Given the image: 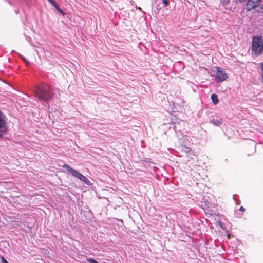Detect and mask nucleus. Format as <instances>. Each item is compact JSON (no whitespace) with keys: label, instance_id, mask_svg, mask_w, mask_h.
Masks as SVG:
<instances>
[{"label":"nucleus","instance_id":"2eb2a0df","mask_svg":"<svg viewBox=\"0 0 263 263\" xmlns=\"http://www.w3.org/2000/svg\"><path fill=\"white\" fill-rule=\"evenodd\" d=\"M1 259L3 263H9L3 256L1 257Z\"/></svg>","mask_w":263,"mask_h":263},{"label":"nucleus","instance_id":"aec40b11","mask_svg":"<svg viewBox=\"0 0 263 263\" xmlns=\"http://www.w3.org/2000/svg\"><path fill=\"white\" fill-rule=\"evenodd\" d=\"M239 210L241 212H243L245 211V208L243 206H241L239 208Z\"/></svg>","mask_w":263,"mask_h":263},{"label":"nucleus","instance_id":"423d86ee","mask_svg":"<svg viewBox=\"0 0 263 263\" xmlns=\"http://www.w3.org/2000/svg\"><path fill=\"white\" fill-rule=\"evenodd\" d=\"M8 119L6 116L0 111V137L4 136L8 130Z\"/></svg>","mask_w":263,"mask_h":263},{"label":"nucleus","instance_id":"4be33fe9","mask_svg":"<svg viewBox=\"0 0 263 263\" xmlns=\"http://www.w3.org/2000/svg\"><path fill=\"white\" fill-rule=\"evenodd\" d=\"M137 9L140 11H142V9L140 7H137Z\"/></svg>","mask_w":263,"mask_h":263},{"label":"nucleus","instance_id":"4468645a","mask_svg":"<svg viewBox=\"0 0 263 263\" xmlns=\"http://www.w3.org/2000/svg\"><path fill=\"white\" fill-rule=\"evenodd\" d=\"M220 2L223 5H226L230 2V0H221Z\"/></svg>","mask_w":263,"mask_h":263},{"label":"nucleus","instance_id":"1a4fd4ad","mask_svg":"<svg viewBox=\"0 0 263 263\" xmlns=\"http://www.w3.org/2000/svg\"><path fill=\"white\" fill-rule=\"evenodd\" d=\"M211 122L213 125L216 126H218L221 124V120L219 118H213L211 120Z\"/></svg>","mask_w":263,"mask_h":263},{"label":"nucleus","instance_id":"f3484780","mask_svg":"<svg viewBox=\"0 0 263 263\" xmlns=\"http://www.w3.org/2000/svg\"><path fill=\"white\" fill-rule=\"evenodd\" d=\"M161 9V8L159 7L158 5L157 6V10L158 11L157 13H159V12L160 11Z\"/></svg>","mask_w":263,"mask_h":263},{"label":"nucleus","instance_id":"412c9836","mask_svg":"<svg viewBox=\"0 0 263 263\" xmlns=\"http://www.w3.org/2000/svg\"><path fill=\"white\" fill-rule=\"evenodd\" d=\"M239 2H240L241 3H243L244 2H245L246 0H239Z\"/></svg>","mask_w":263,"mask_h":263},{"label":"nucleus","instance_id":"7ed1b4c3","mask_svg":"<svg viewBox=\"0 0 263 263\" xmlns=\"http://www.w3.org/2000/svg\"><path fill=\"white\" fill-rule=\"evenodd\" d=\"M62 167L65 168V170L69 173H70L71 174V175H72L76 178H77L81 181L84 182L85 184L87 185H91L90 181L85 176L80 173L77 170L73 169L71 166L66 164H63Z\"/></svg>","mask_w":263,"mask_h":263},{"label":"nucleus","instance_id":"6e6552de","mask_svg":"<svg viewBox=\"0 0 263 263\" xmlns=\"http://www.w3.org/2000/svg\"><path fill=\"white\" fill-rule=\"evenodd\" d=\"M261 0H248L246 8L247 10L250 11L258 6Z\"/></svg>","mask_w":263,"mask_h":263},{"label":"nucleus","instance_id":"9d476101","mask_svg":"<svg viewBox=\"0 0 263 263\" xmlns=\"http://www.w3.org/2000/svg\"><path fill=\"white\" fill-rule=\"evenodd\" d=\"M211 99L213 104L215 105L217 104L219 102L218 97L216 94L213 93L211 95Z\"/></svg>","mask_w":263,"mask_h":263},{"label":"nucleus","instance_id":"9b49d317","mask_svg":"<svg viewBox=\"0 0 263 263\" xmlns=\"http://www.w3.org/2000/svg\"><path fill=\"white\" fill-rule=\"evenodd\" d=\"M182 150L186 153H188L190 152H191L192 153H193V152L191 151V149L187 147H182Z\"/></svg>","mask_w":263,"mask_h":263},{"label":"nucleus","instance_id":"39448f33","mask_svg":"<svg viewBox=\"0 0 263 263\" xmlns=\"http://www.w3.org/2000/svg\"><path fill=\"white\" fill-rule=\"evenodd\" d=\"M62 167L65 168V170L69 173H70L71 174V175H72L76 178H77L81 181L84 182L85 184L87 185H91L90 181L85 176L80 173L77 170L73 169L71 166L66 164H63Z\"/></svg>","mask_w":263,"mask_h":263},{"label":"nucleus","instance_id":"6ab92c4d","mask_svg":"<svg viewBox=\"0 0 263 263\" xmlns=\"http://www.w3.org/2000/svg\"><path fill=\"white\" fill-rule=\"evenodd\" d=\"M260 67L261 70L263 71V63L260 64Z\"/></svg>","mask_w":263,"mask_h":263},{"label":"nucleus","instance_id":"0eeeda50","mask_svg":"<svg viewBox=\"0 0 263 263\" xmlns=\"http://www.w3.org/2000/svg\"><path fill=\"white\" fill-rule=\"evenodd\" d=\"M216 70L217 71L215 74V78L217 82H222L228 78L227 74L222 68L217 67Z\"/></svg>","mask_w":263,"mask_h":263},{"label":"nucleus","instance_id":"20e7f679","mask_svg":"<svg viewBox=\"0 0 263 263\" xmlns=\"http://www.w3.org/2000/svg\"><path fill=\"white\" fill-rule=\"evenodd\" d=\"M62 167L65 168V170L69 173H70L71 174V175H72L76 178H77L81 181L84 182L85 184L87 185H91L90 181L85 176L80 173L77 170L73 169L71 166L66 164H63Z\"/></svg>","mask_w":263,"mask_h":263},{"label":"nucleus","instance_id":"f8f14e48","mask_svg":"<svg viewBox=\"0 0 263 263\" xmlns=\"http://www.w3.org/2000/svg\"><path fill=\"white\" fill-rule=\"evenodd\" d=\"M54 7H55V8L59 11L60 12L62 15H64V12L58 7V6L57 5V4H55V6H54Z\"/></svg>","mask_w":263,"mask_h":263},{"label":"nucleus","instance_id":"f257e3e1","mask_svg":"<svg viewBox=\"0 0 263 263\" xmlns=\"http://www.w3.org/2000/svg\"><path fill=\"white\" fill-rule=\"evenodd\" d=\"M34 94L39 99L46 101L52 98L53 92L50 87L45 83L37 86L34 90Z\"/></svg>","mask_w":263,"mask_h":263},{"label":"nucleus","instance_id":"ddd939ff","mask_svg":"<svg viewBox=\"0 0 263 263\" xmlns=\"http://www.w3.org/2000/svg\"><path fill=\"white\" fill-rule=\"evenodd\" d=\"M162 4L164 5V7H166L169 5L168 0H161Z\"/></svg>","mask_w":263,"mask_h":263},{"label":"nucleus","instance_id":"f03ea898","mask_svg":"<svg viewBox=\"0 0 263 263\" xmlns=\"http://www.w3.org/2000/svg\"><path fill=\"white\" fill-rule=\"evenodd\" d=\"M252 51L255 55H259L263 52V37L255 36L252 39Z\"/></svg>","mask_w":263,"mask_h":263},{"label":"nucleus","instance_id":"a211bd4d","mask_svg":"<svg viewBox=\"0 0 263 263\" xmlns=\"http://www.w3.org/2000/svg\"><path fill=\"white\" fill-rule=\"evenodd\" d=\"M22 59H23V61L25 62V63H26V64H29V62H28V61H27V60H26L25 59V58H22Z\"/></svg>","mask_w":263,"mask_h":263},{"label":"nucleus","instance_id":"dca6fc26","mask_svg":"<svg viewBox=\"0 0 263 263\" xmlns=\"http://www.w3.org/2000/svg\"><path fill=\"white\" fill-rule=\"evenodd\" d=\"M48 1L53 6H55L56 3L53 0H48Z\"/></svg>","mask_w":263,"mask_h":263}]
</instances>
